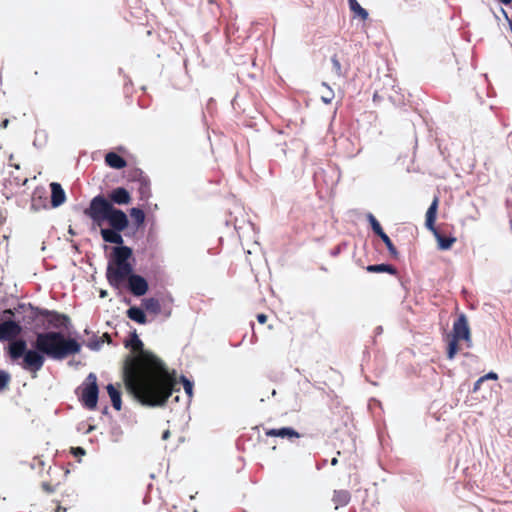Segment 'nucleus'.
<instances>
[{"instance_id": "1", "label": "nucleus", "mask_w": 512, "mask_h": 512, "mask_svg": "<svg viewBox=\"0 0 512 512\" xmlns=\"http://www.w3.org/2000/svg\"><path fill=\"white\" fill-rule=\"evenodd\" d=\"M130 346L134 356H128L123 367V380L127 390L143 406L160 407L166 404L173 392L180 390L175 370L151 351L143 348L136 332Z\"/></svg>"}, {"instance_id": "2", "label": "nucleus", "mask_w": 512, "mask_h": 512, "mask_svg": "<svg viewBox=\"0 0 512 512\" xmlns=\"http://www.w3.org/2000/svg\"><path fill=\"white\" fill-rule=\"evenodd\" d=\"M81 345L71 337L61 332L49 331L36 334L33 349L27 350L23 339L12 341L8 346V355L12 360L23 358L22 367L31 372L39 371L44 363L45 356L54 360H63L70 355L79 353Z\"/></svg>"}, {"instance_id": "3", "label": "nucleus", "mask_w": 512, "mask_h": 512, "mask_svg": "<svg viewBox=\"0 0 512 512\" xmlns=\"http://www.w3.org/2000/svg\"><path fill=\"white\" fill-rule=\"evenodd\" d=\"M131 201L129 191L124 187H117L111 190L107 197L101 194L93 197L89 206L84 209V215L99 227L105 221L108 222L110 228L100 230L102 239L107 243L122 245L124 240L120 233L128 228L129 219L126 213L115 208L114 204L128 205Z\"/></svg>"}, {"instance_id": "4", "label": "nucleus", "mask_w": 512, "mask_h": 512, "mask_svg": "<svg viewBox=\"0 0 512 512\" xmlns=\"http://www.w3.org/2000/svg\"><path fill=\"white\" fill-rule=\"evenodd\" d=\"M132 253V249L128 246L114 247L106 277L108 283L115 288H119L127 280L130 292L139 297L147 293L149 286L144 277L132 273L133 267L128 261Z\"/></svg>"}, {"instance_id": "5", "label": "nucleus", "mask_w": 512, "mask_h": 512, "mask_svg": "<svg viewBox=\"0 0 512 512\" xmlns=\"http://www.w3.org/2000/svg\"><path fill=\"white\" fill-rule=\"evenodd\" d=\"M447 358L452 360L459 352L461 341L464 342L466 348L472 347V335L468 324L467 317L464 314L454 321L452 332L447 335Z\"/></svg>"}, {"instance_id": "6", "label": "nucleus", "mask_w": 512, "mask_h": 512, "mask_svg": "<svg viewBox=\"0 0 512 512\" xmlns=\"http://www.w3.org/2000/svg\"><path fill=\"white\" fill-rule=\"evenodd\" d=\"M439 199L435 197L429 206L426 216H425V226L431 231L434 237L437 240V245L440 250H449L453 244L456 242L455 237H446L444 236L435 226L436 218H437V210H438Z\"/></svg>"}, {"instance_id": "7", "label": "nucleus", "mask_w": 512, "mask_h": 512, "mask_svg": "<svg viewBox=\"0 0 512 512\" xmlns=\"http://www.w3.org/2000/svg\"><path fill=\"white\" fill-rule=\"evenodd\" d=\"M98 394L97 377L94 373H90L83 383L80 400L87 409L94 410L97 406Z\"/></svg>"}, {"instance_id": "8", "label": "nucleus", "mask_w": 512, "mask_h": 512, "mask_svg": "<svg viewBox=\"0 0 512 512\" xmlns=\"http://www.w3.org/2000/svg\"><path fill=\"white\" fill-rule=\"evenodd\" d=\"M29 309L31 312L30 318L32 320H35L39 316L45 317L48 320V323L53 328L59 329L62 327H67L69 323V317L65 314H60L56 311H50L47 309H41L38 307H34L31 304H29Z\"/></svg>"}, {"instance_id": "9", "label": "nucleus", "mask_w": 512, "mask_h": 512, "mask_svg": "<svg viewBox=\"0 0 512 512\" xmlns=\"http://www.w3.org/2000/svg\"><path fill=\"white\" fill-rule=\"evenodd\" d=\"M346 56L347 53L341 50L339 53H335L331 57L333 71L338 77H347L351 70V63Z\"/></svg>"}, {"instance_id": "10", "label": "nucleus", "mask_w": 512, "mask_h": 512, "mask_svg": "<svg viewBox=\"0 0 512 512\" xmlns=\"http://www.w3.org/2000/svg\"><path fill=\"white\" fill-rule=\"evenodd\" d=\"M22 331L19 323L8 320L0 323V341L13 340Z\"/></svg>"}, {"instance_id": "11", "label": "nucleus", "mask_w": 512, "mask_h": 512, "mask_svg": "<svg viewBox=\"0 0 512 512\" xmlns=\"http://www.w3.org/2000/svg\"><path fill=\"white\" fill-rule=\"evenodd\" d=\"M265 435L268 437H280L288 439L300 438V434L291 427L266 429Z\"/></svg>"}, {"instance_id": "12", "label": "nucleus", "mask_w": 512, "mask_h": 512, "mask_svg": "<svg viewBox=\"0 0 512 512\" xmlns=\"http://www.w3.org/2000/svg\"><path fill=\"white\" fill-rule=\"evenodd\" d=\"M51 188V204L53 207H58L62 205L66 200L65 191L62 186L57 182H52L50 184Z\"/></svg>"}, {"instance_id": "13", "label": "nucleus", "mask_w": 512, "mask_h": 512, "mask_svg": "<svg viewBox=\"0 0 512 512\" xmlns=\"http://www.w3.org/2000/svg\"><path fill=\"white\" fill-rule=\"evenodd\" d=\"M119 387H120V385H118V387H116L113 384H108L106 386V390L111 399L112 406L117 411L121 410V407H122L121 391H120Z\"/></svg>"}, {"instance_id": "14", "label": "nucleus", "mask_w": 512, "mask_h": 512, "mask_svg": "<svg viewBox=\"0 0 512 512\" xmlns=\"http://www.w3.org/2000/svg\"><path fill=\"white\" fill-rule=\"evenodd\" d=\"M351 499V494L348 490H335L333 493L332 501L335 509L348 505Z\"/></svg>"}, {"instance_id": "15", "label": "nucleus", "mask_w": 512, "mask_h": 512, "mask_svg": "<svg viewBox=\"0 0 512 512\" xmlns=\"http://www.w3.org/2000/svg\"><path fill=\"white\" fill-rule=\"evenodd\" d=\"M105 163L114 169H122L127 165L125 159L115 152H109L105 155Z\"/></svg>"}, {"instance_id": "16", "label": "nucleus", "mask_w": 512, "mask_h": 512, "mask_svg": "<svg viewBox=\"0 0 512 512\" xmlns=\"http://www.w3.org/2000/svg\"><path fill=\"white\" fill-rule=\"evenodd\" d=\"M367 272L370 273H389L391 275H397L398 271L397 269L390 264H374V265H368L366 268Z\"/></svg>"}, {"instance_id": "17", "label": "nucleus", "mask_w": 512, "mask_h": 512, "mask_svg": "<svg viewBox=\"0 0 512 512\" xmlns=\"http://www.w3.org/2000/svg\"><path fill=\"white\" fill-rule=\"evenodd\" d=\"M127 317L133 321H135L138 324H146L147 323V317L144 311L136 306L130 307L127 312Z\"/></svg>"}, {"instance_id": "18", "label": "nucleus", "mask_w": 512, "mask_h": 512, "mask_svg": "<svg viewBox=\"0 0 512 512\" xmlns=\"http://www.w3.org/2000/svg\"><path fill=\"white\" fill-rule=\"evenodd\" d=\"M142 306L146 311L152 314H159L161 312L160 301L154 297L145 298L142 300Z\"/></svg>"}, {"instance_id": "19", "label": "nucleus", "mask_w": 512, "mask_h": 512, "mask_svg": "<svg viewBox=\"0 0 512 512\" xmlns=\"http://www.w3.org/2000/svg\"><path fill=\"white\" fill-rule=\"evenodd\" d=\"M137 184V191L139 193L140 200H148L151 196L150 180L148 177L144 178Z\"/></svg>"}, {"instance_id": "20", "label": "nucleus", "mask_w": 512, "mask_h": 512, "mask_svg": "<svg viewBox=\"0 0 512 512\" xmlns=\"http://www.w3.org/2000/svg\"><path fill=\"white\" fill-rule=\"evenodd\" d=\"M146 177L147 176L144 174V172L141 169L136 168V167L130 168L126 172V179L128 182H131V183L136 184Z\"/></svg>"}, {"instance_id": "21", "label": "nucleus", "mask_w": 512, "mask_h": 512, "mask_svg": "<svg viewBox=\"0 0 512 512\" xmlns=\"http://www.w3.org/2000/svg\"><path fill=\"white\" fill-rule=\"evenodd\" d=\"M130 216L137 226L142 225L145 221V213L140 208H132L130 210Z\"/></svg>"}, {"instance_id": "22", "label": "nucleus", "mask_w": 512, "mask_h": 512, "mask_svg": "<svg viewBox=\"0 0 512 512\" xmlns=\"http://www.w3.org/2000/svg\"><path fill=\"white\" fill-rule=\"evenodd\" d=\"M351 12L359 17L362 21H366L368 19V12L364 9L358 2L355 3L352 7H350Z\"/></svg>"}, {"instance_id": "23", "label": "nucleus", "mask_w": 512, "mask_h": 512, "mask_svg": "<svg viewBox=\"0 0 512 512\" xmlns=\"http://www.w3.org/2000/svg\"><path fill=\"white\" fill-rule=\"evenodd\" d=\"M382 241L385 243L391 257L394 259H397L399 256V253H398L396 247L394 246V244L392 243L391 239L389 238V236L387 235V236L383 237Z\"/></svg>"}, {"instance_id": "24", "label": "nucleus", "mask_w": 512, "mask_h": 512, "mask_svg": "<svg viewBox=\"0 0 512 512\" xmlns=\"http://www.w3.org/2000/svg\"><path fill=\"white\" fill-rule=\"evenodd\" d=\"M10 380V374L6 371L0 370V392L4 391L8 387Z\"/></svg>"}, {"instance_id": "25", "label": "nucleus", "mask_w": 512, "mask_h": 512, "mask_svg": "<svg viewBox=\"0 0 512 512\" xmlns=\"http://www.w3.org/2000/svg\"><path fill=\"white\" fill-rule=\"evenodd\" d=\"M322 86L325 88V92L321 95L322 101L326 104L331 103L334 98L333 90L325 83H323Z\"/></svg>"}, {"instance_id": "26", "label": "nucleus", "mask_w": 512, "mask_h": 512, "mask_svg": "<svg viewBox=\"0 0 512 512\" xmlns=\"http://www.w3.org/2000/svg\"><path fill=\"white\" fill-rule=\"evenodd\" d=\"M58 485L59 482L53 483L51 481H43L41 487L46 493H53L56 491Z\"/></svg>"}, {"instance_id": "27", "label": "nucleus", "mask_w": 512, "mask_h": 512, "mask_svg": "<svg viewBox=\"0 0 512 512\" xmlns=\"http://www.w3.org/2000/svg\"><path fill=\"white\" fill-rule=\"evenodd\" d=\"M181 380H182L183 387H184V390H185L186 394L188 395L189 398H191L192 395H193V383L190 382L184 376L181 377Z\"/></svg>"}, {"instance_id": "28", "label": "nucleus", "mask_w": 512, "mask_h": 512, "mask_svg": "<svg viewBox=\"0 0 512 512\" xmlns=\"http://www.w3.org/2000/svg\"><path fill=\"white\" fill-rule=\"evenodd\" d=\"M368 221L371 225L373 232L381 228L379 221L374 217L373 214H368Z\"/></svg>"}, {"instance_id": "29", "label": "nucleus", "mask_w": 512, "mask_h": 512, "mask_svg": "<svg viewBox=\"0 0 512 512\" xmlns=\"http://www.w3.org/2000/svg\"><path fill=\"white\" fill-rule=\"evenodd\" d=\"M481 378H484V381L486 380H497L498 375L495 372H489L484 376H481Z\"/></svg>"}, {"instance_id": "30", "label": "nucleus", "mask_w": 512, "mask_h": 512, "mask_svg": "<svg viewBox=\"0 0 512 512\" xmlns=\"http://www.w3.org/2000/svg\"><path fill=\"white\" fill-rule=\"evenodd\" d=\"M71 451L74 455H84L85 454V450L82 447H74V448H72Z\"/></svg>"}, {"instance_id": "31", "label": "nucleus", "mask_w": 512, "mask_h": 512, "mask_svg": "<svg viewBox=\"0 0 512 512\" xmlns=\"http://www.w3.org/2000/svg\"><path fill=\"white\" fill-rule=\"evenodd\" d=\"M484 382V378H479L475 383L473 387V392H477L480 389L481 384Z\"/></svg>"}, {"instance_id": "32", "label": "nucleus", "mask_w": 512, "mask_h": 512, "mask_svg": "<svg viewBox=\"0 0 512 512\" xmlns=\"http://www.w3.org/2000/svg\"><path fill=\"white\" fill-rule=\"evenodd\" d=\"M257 320L260 324H265L267 321V315L260 313L257 315Z\"/></svg>"}, {"instance_id": "33", "label": "nucleus", "mask_w": 512, "mask_h": 512, "mask_svg": "<svg viewBox=\"0 0 512 512\" xmlns=\"http://www.w3.org/2000/svg\"><path fill=\"white\" fill-rule=\"evenodd\" d=\"M374 233L379 236L381 239H383V237L387 236V234L384 232V230L381 228H379V230H376L374 231Z\"/></svg>"}, {"instance_id": "34", "label": "nucleus", "mask_w": 512, "mask_h": 512, "mask_svg": "<svg viewBox=\"0 0 512 512\" xmlns=\"http://www.w3.org/2000/svg\"><path fill=\"white\" fill-rule=\"evenodd\" d=\"M404 2L410 4L411 6H416V4H420V0H404Z\"/></svg>"}, {"instance_id": "35", "label": "nucleus", "mask_w": 512, "mask_h": 512, "mask_svg": "<svg viewBox=\"0 0 512 512\" xmlns=\"http://www.w3.org/2000/svg\"><path fill=\"white\" fill-rule=\"evenodd\" d=\"M9 125V120L8 119H4L1 124H0V128L1 129H6Z\"/></svg>"}, {"instance_id": "36", "label": "nucleus", "mask_w": 512, "mask_h": 512, "mask_svg": "<svg viewBox=\"0 0 512 512\" xmlns=\"http://www.w3.org/2000/svg\"><path fill=\"white\" fill-rule=\"evenodd\" d=\"M169 436H170V432H169V430H166V431L163 433V435H162V439H163V440H166V439H168V438H169Z\"/></svg>"}, {"instance_id": "37", "label": "nucleus", "mask_w": 512, "mask_h": 512, "mask_svg": "<svg viewBox=\"0 0 512 512\" xmlns=\"http://www.w3.org/2000/svg\"><path fill=\"white\" fill-rule=\"evenodd\" d=\"M5 216L3 215V213L0 211V225H2L4 222H5Z\"/></svg>"}, {"instance_id": "38", "label": "nucleus", "mask_w": 512, "mask_h": 512, "mask_svg": "<svg viewBox=\"0 0 512 512\" xmlns=\"http://www.w3.org/2000/svg\"><path fill=\"white\" fill-rule=\"evenodd\" d=\"M103 337H104V338H105V340H107L108 342H111V337H110V335H109L108 333H105V334L103 335Z\"/></svg>"}, {"instance_id": "39", "label": "nucleus", "mask_w": 512, "mask_h": 512, "mask_svg": "<svg viewBox=\"0 0 512 512\" xmlns=\"http://www.w3.org/2000/svg\"><path fill=\"white\" fill-rule=\"evenodd\" d=\"M349 8L352 7L355 3H357V0H348Z\"/></svg>"}, {"instance_id": "40", "label": "nucleus", "mask_w": 512, "mask_h": 512, "mask_svg": "<svg viewBox=\"0 0 512 512\" xmlns=\"http://www.w3.org/2000/svg\"><path fill=\"white\" fill-rule=\"evenodd\" d=\"M349 8L352 7L355 3H357V0H348Z\"/></svg>"}, {"instance_id": "41", "label": "nucleus", "mask_w": 512, "mask_h": 512, "mask_svg": "<svg viewBox=\"0 0 512 512\" xmlns=\"http://www.w3.org/2000/svg\"><path fill=\"white\" fill-rule=\"evenodd\" d=\"M337 464H338V459H337V458H333V459L331 460V465L335 466V465H337Z\"/></svg>"}, {"instance_id": "42", "label": "nucleus", "mask_w": 512, "mask_h": 512, "mask_svg": "<svg viewBox=\"0 0 512 512\" xmlns=\"http://www.w3.org/2000/svg\"><path fill=\"white\" fill-rule=\"evenodd\" d=\"M5 313L8 315H14L13 311L11 309L5 310Z\"/></svg>"}, {"instance_id": "43", "label": "nucleus", "mask_w": 512, "mask_h": 512, "mask_svg": "<svg viewBox=\"0 0 512 512\" xmlns=\"http://www.w3.org/2000/svg\"><path fill=\"white\" fill-rule=\"evenodd\" d=\"M61 510H62L63 512H65V511H66V508H62L61 506H58V507H57V512H60Z\"/></svg>"}, {"instance_id": "44", "label": "nucleus", "mask_w": 512, "mask_h": 512, "mask_svg": "<svg viewBox=\"0 0 512 512\" xmlns=\"http://www.w3.org/2000/svg\"><path fill=\"white\" fill-rule=\"evenodd\" d=\"M106 295V292L105 291H102L101 292V297H104Z\"/></svg>"}, {"instance_id": "45", "label": "nucleus", "mask_w": 512, "mask_h": 512, "mask_svg": "<svg viewBox=\"0 0 512 512\" xmlns=\"http://www.w3.org/2000/svg\"><path fill=\"white\" fill-rule=\"evenodd\" d=\"M51 471H52V468H51V467H49V468H48V473H51Z\"/></svg>"}]
</instances>
